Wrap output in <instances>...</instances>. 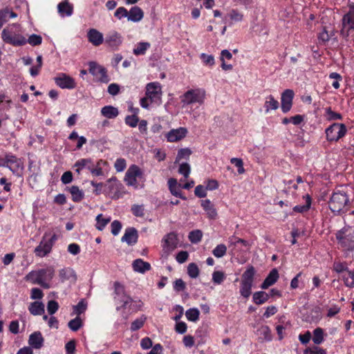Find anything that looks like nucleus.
<instances>
[{"instance_id": "obj_1", "label": "nucleus", "mask_w": 354, "mask_h": 354, "mask_svg": "<svg viewBox=\"0 0 354 354\" xmlns=\"http://www.w3.org/2000/svg\"><path fill=\"white\" fill-rule=\"evenodd\" d=\"M205 95V91L203 88H197L187 91L181 96L183 108L196 119L200 115L198 108L204 103Z\"/></svg>"}, {"instance_id": "obj_2", "label": "nucleus", "mask_w": 354, "mask_h": 354, "mask_svg": "<svg viewBox=\"0 0 354 354\" xmlns=\"http://www.w3.org/2000/svg\"><path fill=\"white\" fill-rule=\"evenodd\" d=\"M54 270L52 268H44L32 270L25 277L26 281L38 284L45 288H48V282L53 279Z\"/></svg>"}, {"instance_id": "obj_3", "label": "nucleus", "mask_w": 354, "mask_h": 354, "mask_svg": "<svg viewBox=\"0 0 354 354\" xmlns=\"http://www.w3.org/2000/svg\"><path fill=\"white\" fill-rule=\"evenodd\" d=\"M349 198L346 193L343 190H335L328 202L330 209L335 214L344 213L348 211Z\"/></svg>"}, {"instance_id": "obj_4", "label": "nucleus", "mask_w": 354, "mask_h": 354, "mask_svg": "<svg viewBox=\"0 0 354 354\" xmlns=\"http://www.w3.org/2000/svg\"><path fill=\"white\" fill-rule=\"evenodd\" d=\"M3 40L15 46L22 45L21 28L20 25H10L3 29L1 33Z\"/></svg>"}, {"instance_id": "obj_5", "label": "nucleus", "mask_w": 354, "mask_h": 354, "mask_svg": "<svg viewBox=\"0 0 354 354\" xmlns=\"http://www.w3.org/2000/svg\"><path fill=\"white\" fill-rule=\"evenodd\" d=\"M348 128L344 123L333 122L325 129L326 139L329 142H337L344 138Z\"/></svg>"}, {"instance_id": "obj_6", "label": "nucleus", "mask_w": 354, "mask_h": 354, "mask_svg": "<svg viewBox=\"0 0 354 354\" xmlns=\"http://www.w3.org/2000/svg\"><path fill=\"white\" fill-rule=\"evenodd\" d=\"M336 239L340 246L347 250L354 249V226L345 227L336 233Z\"/></svg>"}, {"instance_id": "obj_7", "label": "nucleus", "mask_w": 354, "mask_h": 354, "mask_svg": "<svg viewBox=\"0 0 354 354\" xmlns=\"http://www.w3.org/2000/svg\"><path fill=\"white\" fill-rule=\"evenodd\" d=\"M57 239V238L55 234L46 233L44 236L43 240L35 250L36 255L43 257L50 253Z\"/></svg>"}, {"instance_id": "obj_8", "label": "nucleus", "mask_w": 354, "mask_h": 354, "mask_svg": "<svg viewBox=\"0 0 354 354\" xmlns=\"http://www.w3.org/2000/svg\"><path fill=\"white\" fill-rule=\"evenodd\" d=\"M88 71L95 78L97 82L107 84L110 78L107 75V70L95 62H88Z\"/></svg>"}, {"instance_id": "obj_9", "label": "nucleus", "mask_w": 354, "mask_h": 354, "mask_svg": "<svg viewBox=\"0 0 354 354\" xmlns=\"http://www.w3.org/2000/svg\"><path fill=\"white\" fill-rule=\"evenodd\" d=\"M146 96L151 102L160 104L162 102L161 84L158 82L148 83L146 86Z\"/></svg>"}, {"instance_id": "obj_10", "label": "nucleus", "mask_w": 354, "mask_h": 354, "mask_svg": "<svg viewBox=\"0 0 354 354\" xmlns=\"http://www.w3.org/2000/svg\"><path fill=\"white\" fill-rule=\"evenodd\" d=\"M163 252L167 255L172 252L178 245V235L175 232H169L165 235L161 241Z\"/></svg>"}, {"instance_id": "obj_11", "label": "nucleus", "mask_w": 354, "mask_h": 354, "mask_svg": "<svg viewBox=\"0 0 354 354\" xmlns=\"http://www.w3.org/2000/svg\"><path fill=\"white\" fill-rule=\"evenodd\" d=\"M114 300L116 303L122 304V307H126L131 301V297L126 293L124 287L119 282L114 283Z\"/></svg>"}, {"instance_id": "obj_12", "label": "nucleus", "mask_w": 354, "mask_h": 354, "mask_svg": "<svg viewBox=\"0 0 354 354\" xmlns=\"http://www.w3.org/2000/svg\"><path fill=\"white\" fill-rule=\"evenodd\" d=\"M122 42V36L115 30H111L106 34L104 41V44L113 50H118Z\"/></svg>"}, {"instance_id": "obj_13", "label": "nucleus", "mask_w": 354, "mask_h": 354, "mask_svg": "<svg viewBox=\"0 0 354 354\" xmlns=\"http://www.w3.org/2000/svg\"><path fill=\"white\" fill-rule=\"evenodd\" d=\"M142 176V171L138 166L136 165H131L124 176V180L128 186L138 188L137 178Z\"/></svg>"}, {"instance_id": "obj_14", "label": "nucleus", "mask_w": 354, "mask_h": 354, "mask_svg": "<svg viewBox=\"0 0 354 354\" xmlns=\"http://www.w3.org/2000/svg\"><path fill=\"white\" fill-rule=\"evenodd\" d=\"M54 81L62 89H73L76 86L75 80L64 73L57 74L54 77Z\"/></svg>"}, {"instance_id": "obj_15", "label": "nucleus", "mask_w": 354, "mask_h": 354, "mask_svg": "<svg viewBox=\"0 0 354 354\" xmlns=\"http://www.w3.org/2000/svg\"><path fill=\"white\" fill-rule=\"evenodd\" d=\"M342 30L344 32L346 30V35H348V32L351 30H354V4L349 6L348 12L345 14L342 18Z\"/></svg>"}, {"instance_id": "obj_16", "label": "nucleus", "mask_w": 354, "mask_h": 354, "mask_svg": "<svg viewBox=\"0 0 354 354\" xmlns=\"http://www.w3.org/2000/svg\"><path fill=\"white\" fill-rule=\"evenodd\" d=\"M244 19V15L236 8H232L229 10L227 15L223 17L224 23L229 22L230 25L234 23L241 22Z\"/></svg>"}, {"instance_id": "obj_17", "label": "nucleus", "mask_w": 354, "mask_h": 354, "mask_svg": "<svg viewBox=\"0 0 354 354\" xmlns=\"http://www.w3.org/2000/svg\"><path fill=\"white\" fill-rule=\"evenodd\" d=\"M294 92L291 89L285 90L281 94V110L283 113L288 112L292 104Z\"/></svg>"}, {"instance_id": "obj_18", "label": "nucleus", "mask_w": 354, "mask_h": 354, "mask_svg": "<svg viewBox=\"0 0 354 354\" xmlns=\"http://www.w3.org/2000/svg\"><path fill=\"white\" fill-rule=\"evenodd\" d=\"M88 41L94 46H99L104 44V38L102 32L95 28H91L87 31Z\"/></svg>"}, {"instance_id": "obj_19", "label": "nucleus", "mask_w": 354, "mask_h": 354, "mask_svg": "<svg viewBox=\"0 0 354 354\" xmlns=\"http://www.w3.org/2000/svg\"><path fill=\"white\" fill-rule=\"evenodd\" d=\"M57 11L61 17H71L73 13V6L64 0L57 5Z\"/></svg>"}, {"instance_id": "obj_20", "label": "nucleus", "mask_w": 354, "mask_h": 354, "mask_svg": "<svg viewBox=\"0 0 354 354\" xmlns=\"http://www.w3.org/2000/svg\"><path fill=\"white\" fill-rule=\"evenodd\" d=\"M138 232L134 227H129L126 229L121 241L126 242L129 245H134L138 241Z\"/></svg>"}, {"instance_id": "obj_21", "label": "nucleus", "mask_w": 354, "mask_h": 354, "mask_svg": "<svg viewBox=\"0 0 354 354\" xmlns=\"http://www.w3.org/2000/svg\"><path fill=\"white\" fill-rule=\"evenodd\" d=\"M187 132L185 128L180 127L169 131L166 135V138L169 142H176L185 137Z\"/></svg>"}, {"instance_id": "obj_22", "label": "nucleus", "mask_w": 354, "mask_h": 354, "mask_svg": "<svg viewBox=\"0 0 354 354\" xmlns=\"http://www.w3.org/2000/svg\"><path fill=\"white\" fill-rule=\"evenodd\" d=\"M28 344L33 348H41L44 344V338L41 333L39 331L32 333L29 337Z\"/></svg>"}, {"instance_id": "obj_23", "label": "nucleus", "mask_w": 354, "mask_h": 354, "mask_svg": "<svg viewBox=\"0 0 354 354\" xmlns=\"http://www.w3.org/2000/svg\"><path fill=\"white\" fill-rule=\"evenodd\" d=\"M132 268L133 271L144 274L151 270V265L149 263L143 261L141 259H137L132 263Z\"/></svg>"}, {"instance_id": "obj_24", "label": "nucleus", "mask_w": 354, "mask_h": 354, "mask_svg": "<svg viewBox=\"0 0 354 354\" xmlns=\"http://www.w3.org/2000/svg\"><path fill=\"white\" fill-rule=\"evenodd\" d=\"M201 207L206 212L207 216L210 219H215L217 216L216 209L214 208L213 204L209 199H205L201 201Z\"/></svg>"}, {"instance_id": "obj_25", "label": "nucleus", "mask_w": 354, "mask_h": 354, "mask_svg": "<svg viewBox=\"0 0 354 354\" xmlns=\"http://www.w3.org/2000/svg\"><path fill=\"white\" fill-rule=\"evenodd\" d=\"M144 17V12L138 6L132 7L129 11L128 21L132 22H139Z\"/></svg>"}, {"instance_id": "obj_26", "label": "nucleus", "mask_w": 354, "mask_h": 354, "mask_svg": "<svg viewBox=\"0 0 354 354\" xmlns=\"http://www.w3.org/2000/svg\"><path fill=\"white\" fill-rule=\"evenodd\" d=\"M279 278V273L277 269H272L267 277L262 283L261 288L262 289H267L270 286H272L277 281Z\"/></svg>"}, {"instance_id": "obj_27", "label": "nucleus", "mask_w": 354, "mask_h": 354, "mask_svg": "<svg viewBox=\"0 0 354 354\" xmlns=\"http://www.w3.org/2000/svg\"><path fill=\"white\" fill-rule=\"evenodd\" d=\"M93 164L94 162L91 158H82L75 162L74 167L77 168L76 172L80 174L83 169H87L90 171Z\"/></svg>"}, {"instance_id": "obj_28", "label": "nucleus", "mask_w": 354, "mask_h": 354, "mask_svg": "<svg viewBox=\"0 0 354 354\" xmlns=\"http://www.w3.org/2000/svg\"><path fill=\"white\" fill-rule=\"evenodd\" d=\"M305 201L304 205H298L293 207V211L298 213H304L308 212L311 206L312 198L309 194H306L303 196Z\"/></svg>"}, {"instance_id": "obj_29", "label": "nucleus", "mask_w": 354, "mask_h": 354, "mask_svg": "<svg viewBox=\"0 0 354 354\" xmlns=\"http://www.w3.org/2000/svg\"><path fill=\"white\" fill-rule=\"evenodd\" d=\"M101 114L106 118L113 119L119 115V111L116 107L108 105L101 109Z\"/></svg>"}, {"instance_id": "obj_30", "label": "nucleus", "mask_w": 354, "mask_h": 354, "mask_svg": "<svg viewBox=\"0 0 354 354\" xmlns=\"http://www.w3.org/2000/svg\"><path fill=\"white\" fill-rule=\"evenodd\" d=\"M68 192L71 194L72 200L75 203L80 202L84 197V192L76 185H73L68 188Z\"/></svg>"}, {"instance_id": "obj_31", "label": "nucleus", "mask_w": 354, "mask_h": 354, "mask_svg": "<svg viewBox=\"0 0 354 354\" xmlns=\"http://www.w3.org/2000/svg\"><path fill=\"white\" fill-rule=\"evenodd\" d=\"M59 275L62 281L71 280L76 281L75 272L71 268H65L59 270Z\"/></svg>"}, {"instance_id": "obj_32", "label": "nucleus", "mask_w": 354, "mask_h": 354, "mask_svg": "<svg viewBox=\"0 0 354 354\" xmlns=\"http://www.w3.org/2000/svg\"><path fill=\"white\" fill-rule=\"evenodd\" d=\"M30 313L33 315H41L44 313V305L40 301L32 302L28 306Z\"/></svg>"}, {"instance_id": "obj_33", "label": "nucleus", "mask_w": 354, "mask_h": 354, "mask_svg": "<svg viewBox=\"0 0 354 354\" xmlns=\"http://www.w3.org/2000/svg\"><path fill=\"white\" fill-rule=\"evenodd\" d=\"M270 298V295L264 291H257L253 294L252 301L257 305L266 303Z\"/></svg>"}, {"instance_id": "obj_34", "label": "nucleus", "mask_w": 354, "mask_h": 354, "mask_svg": "<svg viewBox=\"0 0 354 354\" xmlns=\"http://www.w3.org/2000/svg\"><path fill=\"white\" fill-rule=\"evenodd\" d=\"M257 334L263 341L270 342L272 339L271 330L266 325L260 326L257 330Z\"/></svg>"}, {"instance_id": "obj_35", "label": "nucleus", "mask_w": 354, "mask_h": 354, "mask_svg": "<svg viewBox=\"0 0 354 354\" xmlns=\"http://www.w3.org/2000/svg\"><path fill=\"white\" fill-rule=\"evenodd\" d=\"M17 17V14L8 8L2 9L0 10V29L3 24L8 21L10 18Z\"/></svg>"}, {"instance_id": "obj_36", "label": "nucleus", "mask_w": 354, "mask_h": 354, "mask_svg": "<svg viewBox=\"0 0 354 354\" xmlns=\"http://www.w3.org/2000/svg\"><path fill=\"white\" fill-rule=\"evenodd\" d=\"M324 117L328 122L341 120L343 118L341 113L333 111L330 107L325 109Z\"/></svg>"}, {"instance_id": "obj_37", "label": "nucleus", "mask_w": 354, "mask_h": 354, "mask_svg": "<svg viewBox=\"0 0 354 354\" xmlns=\"http://www.w3.org/2000/svg\"><path fill=\"white\" fill-rule=\"evenodd\" d=\"M279 107V102L277 100L274 98V97L271 95H268L264 104V108L266 109V112L268 113L272 110H276Z\"/></svg>"}, {"instance_id": "obj_38", "label": "nucleus", "mask_w": 354, "mask_h": 354, "mask_svg": "<svg viewBox=\"0 0 354 354\" xmlns=\"http://www.w3.org/2000/svg\"><path fill=\"white\" fill-rule=\"evenodd\" d=\"M252 283L242 281L240 286V294L244 298H248L252 293Z\"/></svg>"}, {"instance_id": "obj_39", "label": "nucleus", "mask_w": 354, "mask_h": 354, "mask_svg": "<svg viewBox=\"0 0 354 354\" xmlns=\"http://www.w3.org/2000/svg\"><path fill=\"white\" fill-rule=\"evenodd\" d=\"M96 225L95 227L98 230H103L106 225L110 222L111 218L104 217L102 214H98L95 218Z\"/></svg>"}, {"instance_id": "obj_40", "label": "nucleus", "mask_w": 354, "mask_h": 354, "mask_svg": "<svg viewBox=\"0 0 354 354\" xmlns=\"http://www.w3.org/2000/svg\"><path fill=\"white\" fill-rule=\"evenodd\" d=\"M312 339L315 344H321L324 341V330L321 328H316L313 330Z\"/></svg>"}, {"instance_id": "obj_41", "label": "nucleus", "mask_w": 354, "mask_h": 354, "mask_svg": "<svg viewBox=\"0 0 354 354\" xmlns=\"http://www.w3.org/2000/svg\"><path fill=\"white\" fill-rule=\"evenodd\" d=\"M87 308V302L84 299H81L78 304L73 306L72 315H75L77 317L84 313Z\"/></svg>"}, {"instance_id": "obj_42", "label": "nucleus", "mask_w": 354, "mask_h": 354, "mask_svg": "<svg viewBox=\"0 0 354 354\" xmlns=\"http://www.w3.org/2000/svg\"><path fill=\"white\" fill-rule=\"evenodd\" d=\"M168 186L171 193L177 197L182 198L180 190L178 186V183L176 179L170 178L168 180Z\"/></svg>"}, {"instance_id": "obj_43", "label": "nucleus", "mask_w": 354, "mask_h": 354, "mask_svg": "<svg viewBox=\"0 0 354 354\" xmlns=\"http://www.w3.org/2000/svg\"><path fill=\"white\" fill-rule=\"evenodd\" d=\"M42 66V56L38 55L36 60V64H33L29 70L30 74L32 77H36L39 73Z\"/></svg>"}, {"instance_id": "obj_44", "label": "nucleus", "mask_w": 354, "mask_h": 354, "mask_svg": "<svg viewBox=\"0 0 354 354\" xmlns=\"http://www.w3.org/2000/svg\"><path fill=\"white\" fill-rule=\"evenodd\" d=\"M149 47L150 44L149 42H139L133 48V53L135 55H145Z\"/></svg>"}, {"instance_id": "obj_45", "label": "nucleus", "mask_w": 354, "mask_h": 354, "mask_svg": "<svg viewBox=\"0 0 354 354\" xmlns=\"http://www.w3.org/2000/svg\"><path fill=\"white\" fill-rule=\"evenodd\" d=\"M199 315H200V312L199 310L196 308H189L188 309L186 312H185V316H186V318L190 321V322H195L196 321L198 320L199 319Z\"/></svg>"}, {"instance_id": "obj_46", "label": "nucleus", "mask_w": 354, "mask_h": 354, "mask_svg": "<svg viewBox=\"0 0 354 354\" xmlns=\"http://www.w3.org/2000/svg\"><path fill=\"white\" fill-rule=\"evenodd\" d=\"M83 326V322L80 317H76L75 318L71 319L68 323V328L72 331H77L79 329H80Z\"/></svg>"}, {"instance_id": "obj_47", "label": "nucleus", "mask_w": 354, "mask_h": 354, "mask_svg": "<svg viewBox=\"0 0 354 354\" xmlns=\"http://www.w3.org/2000/svg\"><path fill=\"white\" fill-rule=\"evenodd\" d=\"M254 273V268L252 266L248 268L242 275L241 281L253 283Z\"/></svg>"}, {"instance_id": "obj_48", "label": "nucleus", "mask_w": 354, "mask_h": 354, "mask_svg": "<svg viewBox=\"0 0 354 354\" xmlns=\"http://www.w3.org/2000/svg\"><path fill=\"white\" fill-rule=\"evenodd\" d=\"M146 319L147 317L145 315H142L140 317L136 319L131 324V330L136 331L141 328L143 326Z\"/></svg>"}, {"instance_id": "obj_49", "label": "nucleus", "mask_w": 354, "mask_h": 354, "mask_svg": "<svg viewBox=\"0 0 354 354\" xmlns=\"http://www.w3.org/2000/svg\"><path fill=\"white\" fill-rule=\"evenodd\" d=\"M227 252V247L224 244H218L212 251V254L216 258L224 257Z\"/></svg>"}, {"instance_id": "obj_50", "label": "nucleus", "mask_w": 354, "mask_h": 354, "mask_svg": "<svg viewBox=\"0 0 354 354\" xmlns=\"http://www.w3.org/2000/svg\"><path fill=\"white\" fill-rule=\"evenodd\" d=\"M342 279L347 287H354V271H348V274H343Z\"/></svg>"}, {"instance_id": "obj_51", "label": "nucleus", "mask_w": 354, "mask_h": 354, "mask_svg": "<svg viewBox=\"0 0 354 354\" xmlns=\"http://www.w3.org/2000/svg\"><path fill=\"white\" fill-rule=\"evenodd\" d=\"M202 236V232L199 230H196L190 232L188 237L192 243H197L201 240Z\"/></svg>"}, {"instance_id": "obj_52", "label": "nucleus", "mask_w": 354, "mask_h": 354, "mask_svg": "<svg viewBox=\"0 0 354 354\" xmlns=\"http://www.w3.org/2000/svg\"><path fill=\"white\" fill-rule=\"evenodd\" d=\"M192 151L188 148L180 149L178 150L176 158L175 163L179 162L181 159H188Z\"/></svg>"}, {"instance_id": "obj_53", "label": "nucleus", "mask_w": 354, "mask_h": 354, "mask_svg": "<svg viewBox=\"0 0 354 354\" xmlns=\"http://www.w3.org/2000/svg\"><path fill=\"white\" fill-rule=\"evenodd\" d=\"M187 274L192 279L198 277L199 275V269L196 263H191L188 265Z\"/></svg>"}, {"instance_id": "obj_54", "label": "nucleus", "mask_w": 354, "mask_h": 354, "mask_svg": "<svg viewBox=\"0 0 354 354\" xmlns=\"http://www.w3.org/2000/svg\"><path fill=\"white\" fill-rule=\"evenodd\" d=\"M191 172V167L187 162H183L180 164L178 168V173L187 178Z\"/></svg>"}, {"instance_id": "obj_55", "label": "nucleus", "mask_w": 354, "mask_h": 354, "mask_svg": "<svg viewBox=\"0 0 354 354\" xmlns=\"http://www.w3.org/2000/svg\"><path fill=\"white\" fill-rule=\"evenodd\" d=\"M225 278V274L222 271H214L212 273V281L216 284H221L224 281Z\"/></svg>"}, {"instance_id": "obj_56", "label": "nucleus", "mask_w": 354, "mask_h": 354, "mask_svg": "<svg viewBox=\"0 0 354 354\" xmlns=\"http://www.w3.org/2000/svg\"><path fill=\"white\" fill-rule=\"evenodd\" d=\"M131 210L132 214L136 217H142L145 215V207L143 205H133Z\"/></svg>"}, {"instance_id": "obj_57", "label": "nucleus", "mask_w": 354, "mask_h": 354, "mask_svg": "<svg viewBox=\"0 0 354 354\" xmlns=\"http://www.w3.org/2000/svg\"><path fill=\"white\" fill-rule=\"evenodd\" d=\"M26 42L32 46H38L41 44L42 38L39 35L32 34L28 37Z\"/></svg>"}, {"instance_id": "obj_58", "label": "nucleus", "mask_w": 354, "mask_h": 354, "mask_svg": "<svg viewBox=\"0 0 354 354\" xmlns=\"http://www.w3.org/2000/svg\"><path fill=\"white\" fill-rule=\"evenodd\" d=\"M103 162L102 160L97 162L96 164H93L90 172L95 176H100L103 174V171L101 167V164Z\"/></svg>"}, {"instance_id": "obj_59", "label": "nucleus", "mask_w": 354, "mask_h": 354, "mask_svg": "<svg viewBox=\"0 0 354 354\" xmlns=\"http://www.w3.org/2000/svg\"><path fill=\"white\" fill-rule=\"evenodd\" d=\"M59 309V304L55 300H50L47 304V311L49 315H53Z\"/></svg>"}, {"instance_id": "obj_60", "label": "nucleus", "mask_w": 354, "mask_h": 354, "mask_svg": "<svg viewBox=\"0 0 354 354\" xmlns=\"http://www.w3.org/2000/svg\"><path fill=\"white\" fill-rule=\"evenodd\" d=\"M333 268L335 272L337 273H343L344 272H346L344 274H348V266L346 263H342V262H336L333 265Z\"/></svg>"}, {"instance_id": "obj_61", "label": "nucleus", "mask_w": 354, "mask_h": 354, "mask_svg": "<svg viewBox=\"0 0 354 354\" xmlns=\"http://www.w3.org/2000/svg\"><path fill=\"white\" fill-rule=\"evenodd\" d=\"M228 243L229 247L236 245L237 243H241L245 246L248 245V242L245 240L236 237L234 235L228 238Z\"/></svg>"}, {"instance_id": "obj_62", "label": "nucleus", "mask_w": 354, "mask_h": 354, "mask_svg": "<svg viewBox=\"0 0 354 354\" xmlns=\"http://www.w3.org/2000/svg\"><path fill=\"white\" fill-rule=\"evenodd\" d=\"M124 122L128 126L136 127L138 124L139 118L136 115H127Z\"/></svg>"}, {"instance_id": "obj_63", "label": "nucleus", "mask_w": 354, "mask_h": 354, "mask_svg": "<svg viewBox=\"0 0 354 354\" xmlns=\"http://www.w3.org/2000/svg\"><path fill=\"white\" fill-rule=\"evenodd\" d=\"M304 354H326V352L324 349L315 346L313 347L307 348L304 351Z\"/></svg>"}, {"instance_id": "obj_64", "label": "nucleus", "mask_w": 354, "mask_h": 354, "mask_svg": "<svg viewBox=\"0 0 354 354\" xmlns=\"http://www.w3.org/2000/svg\"><path fill=\"white\" fill-rule=\"evenodd\" d=\"M114 167L118 172L123 171L127 167L126 160L124 158H118L115 162Z\"/></svg>"}]
</instances>
